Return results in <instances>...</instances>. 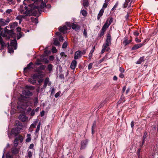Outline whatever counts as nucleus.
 <instances>
[{
	"label": "nucleus",
	"instance_id": "nucleus-1",
	"mask_svg": "<svg viewBox=\"0 0 158 158\" xmlns=\"http://www.w3.org/2000/svg\"><path fill=\"white\" fill-rule=\"evenodd\" d=\"M23 4L25 6L24 10L20 9V12L22 14L25 16H30V13L33 10H35L36 13H40L45 6V4L42 0H25Z\"/></svg>",
	"mask_w": 158,
	"mask_h": 158
},
{
	"label": "nucleus",
	"instance_id": "nucleus-2",
	"mask_svg": "<svg viewBox=\"0 0 158 158\" xmlns=\"http://www.w3.org/2000/svg\"><path fill=\"white\" fill-rule=\"evenodd\" d=\"M17 45L16 42V41H11L10 43V45L9 46H8V51L10 53L14 52V50L13 48H12L13 47H11L10 48L11 46H13L15 47V49H16V46Z\"/></svg>",
	"mask_w": 158,
	"mask_h": 158
},
{
	"label": "nucleus",
	"instance_id": "nucleus-3",
	"mask_svg": "<svg viewBox=\"0 0 158 158\" xmlns=\"http://www.w3.org/2000/svg\"><path fill=\"white\" fill-rule=\"evenodd\" d=\"M85 51H84L83 52H82L80 51H77L76 52L74 56V59L77 60L80 58L82 54H84L85 53Z\"/></svg>",
	"mask_w": 158,
	"mask_h": 158
},
{
	"label": "nucleus",
	"instance_id": "nucleus-4",
	"mask_svg": "<svg viewBox=\"0 0 158 158\" xmlns=\"http://www.w3.org/2000/svg\"><path fill=\"white\" fill-rule=\"evenodd\" d=\"M22 129L21 128L16 127L15 128H13L12 129L11 131V133L12 134L15 135V136L18 134L19 133L21 130Z\"/></svg>",
	"mask_w": 158,
	"mask_h": 158
},
{
	"label": "nucleus",
	"instance_id": "nucleus-5",
	"mask_svg": "<svg viewBox=\"0 0 158 158\" xmlns=\"http://www.w3.org/2000/svg\"><path fill=\"white\" fill-rule=\"evenodd\" d=\"M146 42V40L144 41V42L143 43H140L134 45L132 48V50H135L138 49L142 47L143 45L145 44V43Z\"/></svg>",
	"mask_w": 158,
	"mask_h": 158
},
{
	"label": "nucleus",
	"instance_id": "nucleus-6",
	"mask_svg": "<svg viewBox=\"0 0 158 158\" xmlns=\"http://www.w3.org/2000/svg\"><path fill=\"white\" fill-rule=\"evenodd\" d=\"M66 25L68 27H71L73 29H76L77 28L78 29L80 28V27L78 25L75 24L74 23H67Z\"/></svg>",
	"mask_w": 158,
	"mask_h": 158
},
{
	"label": "nucleus",
	"instance_id": "nucleus-7",
	"mask_svg": "<svg viewBox=\"0 0 158 158\" xmlns=\"http://www.w3.org/2000/svg\"><path fill=\"white\" fill-rule=\"evenodd\" d=\"M111 38L110 34L108 33L107 34L106 39L105 41V43L110 45L111 44Z\"/></svg>",
	"mask_w": 158,
	"mask_h": 158
},
{
	"label": "nucleus",
	"instance_id": "nucleus-8",
	"mask_svg": "<svg viewBox=\"0 0 158 158\" xmlns=\"http://www.w3.org/2000/svg\"><path fill=\"white\" fill-rule=\"evenodd\" d=\"M51 83L49 81V79L48 78H46L44 80V88H45L47 86V85H50Z\"/></svg>",
	"mask_w": 158,
	"mask_h": 158
},
{
	"label": "nucleus",
	"instance_id": "nucleus-9",
	"mask_svg": "<svg viewBox=\"0 0 158 158\" xmlns=\"http://www.w3.org/2000/svg\"><path fill=\"white\" fill-rule=\"evenodd\" d=\"M131 0H126L125 2L123 5L124 8H125L127 6L128 7H131Z\"/></svg>",
	"mask_w": 158,
	"mask_h": 158
},
{
	"label": "nucleus",
	"instance_id": "nucleus-10",
	"mask_svg": "<svg viewBox=\"0 0 158 158\" xmlns=\"http://www.w3.org/2000/svg\"><path fill=\"white\" fill-rule=\"evenodd\" d=\"M19 119L23 122H24L27 120V117L24 114H20L19 117Z\"/></svg>",
	"mask_w": 158,
	"mask_h": 158
},
{
	"label": "nucleus",
	"instance_id": "nucleus-11",
	"mask_svg": "<svg viewBox=\"0 0 158 158\" xmlns=\"http://www.w3.org/2000/svg\"><path fill=\"white\" fill-rule=\"evenodd\" d=\"M59 29L60 32L65 34L67 32V27L64 26L62 27H59Z\"/></svg>",
	"mask_w": 158,
	"mask_h": 158
},
{
	"label": "nucleus",
	"instance_id": "nucleus-12",
	"mask_svg": "<svg viewBox=\"0 0 158 158\" xmlns=\"http://www.w3.org/2000/svg\"><path fill=\"white\" fill-rule=\"evenodd\" d=\"M77 64V61L75 60H73L71 63L70 68L72 69H74L76 67Z\"/></svg>",
	"mask_w": 158,
	"mask_h": 158
},
{
	"label": "nucleus",
	"instance_id": "nucleus-13",
	"mask_svg": "<svg viewBox=\"0 0 158 158\" xmlns=\"http://www.w3.org/2000/svg\"><path fill=\"white\" fill-rule=\"evenodd\" d=\"M110 25L108 24V20L107 19L102 27V30H105L106 31V29Z\"/></svg>",
	"mask_w": 158,
	"mask_h": 158
},
{
	"label": "nucleus",
	"instance_id": "nucleus-14",
	"mask_svg": "<svg viewBox=\"0 0 158 158\" xmlns=\"http://www.w3.org/2000/svg\"><path fill=\"white\" fill-rule=\"evenodd\" d=\"M87 143V141L86 140H83L81 141V148L83 149L85 147Z\"/></svg>",
	"mask_w": 158,
	"mask_h": 158
},
{
	"label": "nucleus",
	"instance_id": "nucleus-15",
	"mask_svg": "<svg viewBox=\"0 0 158 158\" xmlns=\"http://www.w3.org/2000/svg\"><path fill=\"white\" fill-rule=\"evenodd\" d=\"M109 46H110L109 45L104 44L103 45L102 48L106 49V51L109 52L110 50V47H108Z\"/></svg>",
	"mask_w": 158,
	"mask_h": 158
},
{
	"label": "nucleus",
	"instance_id": "nucleus-16",
	"mask_svg": "<svg viewBox=\"0 0 158 158\" xmlns=\"http://www.w3.org/2000/svg\"><path fill=\"white\" fill-rule=\"evenodd\" d=\"M44 74H41L40 73H39L38 74H34L33 76V77L35 78H42L44 77Z\"/></svg>",
	"mask_w": 158,
	"mask_h": 158
},
{
	"label": "nucleus",
	"instance_id": "nucleus-17",
	"mask_svg": "<svg viewBox=\"0 0 158 158\" xmlns=\"http://www.w3.org/2000/svg\"><path fill=\"white\" fill-rule=\"evenodd\" d=\"M104 9L102 8L99 11V12L98 14L97 19L98 20L100 19L103 13H104Z\"/></svg>",
	"mask_w": 158,
	"mask_h": 158
},
{
	"label": "nucleus",
	"instance_id": "nucleus-18",
	"mask_svg": "<svg viewBox=\"0 0 158 158\" xmlns=\"http://www.w3.org/2000/svg\"><path fill=\"white\" fill-rule=\"evenodd\" d=\"M131 41H132L131 40H128L127 38H125L124 39V40L123 41V44H124V45L126 46V45L129 44H130V43H131Z\"/></svg>",
	"mask_w": 158,
	"mask_h": 158
},
{
	"label": "nucleus",
	"instance_id": "nucleus-19",
	"mask_svg": "<svg viewBox=\"0 0 158 158\" xmlns=\"http://www.w3.org/2000/svg\"><path fill=\"white\" fill-rule=\"evenodd\" d=\"M145 58L144 56H143L140 58L137 61L136 64H140L144 60Z\"/></svg>",
	"mask_w": 158,
	"mask_h": 158
},
{
	"label": "nucleus",
	"instance_id": "nucleus-20",
	"mask_svg": "<svg viewBox=\"0 0 158 158\" xmlns=\"http://www.w3.org/2000/svg\"><path fill=\"white\" fill-rule=\"evenodd\" d=\"M24 16L21 15H18L16 17V19L19 20V24L21 23L22 19L24 18Z\"/></svg>",
	"mask_w": 158,
	"mask_h": 158
},
{
	"label": "nucleus",
	"instance_id": "nucleus-21",
	"mask_svg": "<svg viewBox=\"0 0 158 158\" xmlns=\"http://www.w3.org/2000/svg\"><path fill=\"white\" fill-rule=\"evenodd\" d=\"M54 43L53 44L56 46H58L60 44V43L58 41V40L56 38L53 39Z\"/></svg>",
	"mask_w": 158,
	"mask_h": 158
},
{
	"label": "nucleus",
	"instance_id": "nucleus-22",
	"mask_svg": "<svg viewBox=\"0 0 158 158\" xmlns=\"http://www.w3.org/2000/svg\"><path fill=\"white\" fill-rule=\"evenodd\" d=\"M31 135L30 134H27V138L26 139V141L27 142H29L31 141Z\"/></svg>",
	"mask_w": 158,
	"mask_h": 158
},
{
	"label": "nucleus",
	"instance_id": "nucleus-23",
	"mask_svg": "<svg viewBox=\"0 0 158 158\" xmlns=\"http://www.w3.org/2000/svg\"><path fill=\"white\" fill-rule=\"evenodd\" d=\"M6 25V23L5 21L4 20L2 19H0V25L2 26H4Z\"/></svg>",
	"mask_w": 158,
	"mask_h": 158
},
{
	"label": "nucleus",
	"instance_id": "nucleus-24",
	"mask_svg": "<svg viewBox=\"0 0 158 158\" xmlns=\"http://www.w3.org/2000/svg\"><path fill=\"white\" fill-rule=\"evenodd\" d=\"M12 152L14 154H17L19 152V150L17 148H15L12 149Z\"/></svg>",
	"mask_w": 158,
	"mask_h": 158
},
{
	"label": "nucleus",
	"instance_id": "nucleus-25",
	"mask_svg": "<svg viewBox=\"0 0 158 158\" xmlns=\"http://www.w3.org/2000/svg\"><path fill=\"white\" fill-rule=\"evenodd\" d=\"M31 19L33 23L36 24L38 23V20L37 18L35 19L31 18Z\"/></svg>",
	"mask_w": 158,
	"mask_h": 158
},
{
	"label": "nucleus",
	"instance_id": "nucleus-26",
	"mask_svg": "<svg viewBox=\"0 0 158 158\" xmlns=\"http://www.w3.org/2000/svg\"><path fill=\"white\" fill-rule=\"evenodd\" d=\"M37 123V121H34L30 126L31 128H34L36 127Z\"/></svg>",
	"mask_w": 158,
	"mask_h": 158
},
{
	"label": "nucleus",
	"instance_id": "nucleus-27",
	"mask_svg": "<svg viewBox=\"0 0 158 158\" xmlns=\"http://www.w3.org/2000/svg\"><path fill=\"white\" fill-rule=\"evenodd\" d=\"M41 125V123L40 122H39L38 125L37 127L36 128V129L35 130V133H38L39 132V131H40V126Z\"/></svg>",
	"mask_w": 158,
	"mask_h": 158
},
{
	"label": "nucleus",
	"instance_id": "nucleus-28",
	"mask_svg": "<svg viewBox=\"0 0 158 158\" xmlns=\"http://www.w3.org/2000/svg\"><path fill=\"white\" fill-rule=\"evenodd\" d=\"M89 4V3L88 1H83V5L84 7H87Z\"/></svg>",
	"mask_w": 158,
	"mask_h": 158
},
{
	"label": "nucleus",
	"instance_id": "nucleus-29",
	"mask_svg": "<svg viewBox=\"0 0 158 158\" xmlns=\"http://www.w3.org/2000/svg\"><path fill=\"white\" fill-rule=\"evenodd\" d=\"M81 13L82 15L84 16H86L87 14V11L84 10H81Z\"/></svg>",
	"mask_w": 158,
	"mask_h": 158
},
{
	"label": "nucleus",
	"instance_id": "nucleus-30",
	"mask_svg": "<svg viewBox=\"0 0 158 158\" xmlns=\"http://www.w3.org/2000/svg\"><path fill=\"white\" fill-rule=\"evenodd\" d=\"M14 145L16 147L18 144V139L16 138L15 139L14 142Z\"/></svg>",
	"mask_w": 158,
	"mask_h": 158
},
{
	"label": "nucleus",
	"instance_id": "nucleus-31",
	"mask_svg": "<svg viewBox=\"0 0 158 158\" xmlns=\"http://www.w3.org/2000/svg\"><path fill=\"white\" fill-rule=\"evenodd\" d=\"M28 81L29 82H31L32 84H34L36 82V81L31 78H30L29 79Z\"/></svg>",
	"mask_w": 158,
	"mask_h": 158
},
{
	"label": "nucleus",
	"instance_id": "nucleus-32",
	"mask_svg": "<svg viewBox=\"0 0 158 158\" xmlns=\"http://www.w3.org/2000/svg\"><path fill=\"white\" fill-rule=\"evenodd\" d=\"M108 5V2H106V1H105V2L104 3L103 6H102V9H105L107 7Z\"/></svg>",
	"mask_w": 158,
	"mask_h": 158
},
{
	"label": "nucleus",
	"instance_id": "nucleus-33",
	"mask_svg": "<svg viewBox=\"0 0 158 158\" xmlns=\"http://www.w3.org/2000/svg\"><path fill=\"white\" fill-rule=\"evenodd\" d=\"M107 58V55H106L105 56H104V57H103L101 60H100L99 61H98V63L99 64H100V63H101V62H102L104 60H106V59Z\"/></svg>",
	"mask_w": 158,
	"mask_h": 158
},
{
	"label": "nucleus",
	"instance_id": "nucleus-34",
	"mask_svg": "<svg viewBox=\"0 0 158 158\" xmlns=\"http://www.w3.org/2000/svg\"><path fill=\"white\" fill-rule=\"evenodd\" d=\"M118 2H116V3H115V5L114 6H113V8L111 10H115L116 8V7H117V6H118Z\"/></svg>",
	"mask_w": 158,
	"mask_h": 158
},
{
	"label": "nucleus",
	"instance_id": "nucleus-35",
	"mask_svg": "<svg viewBox=\"0 0 158 158\" xmlns=\"http://www.w3.org/2000/svg\"><path fill=\"white\" fill-rule=\"evenodd\" d=\"M18 139L20 140L21 142H22L23 139V137L22 135H19L18 137Z\"/></svg>",
	"mask_w": 158,
	"mask_h": 158
},
{
	"label": "nucleus",
	"instance_id": "nucleus-36",
	"mask_svg": "<svg viewBox=\"0 0 158 158\" xmlns=\"http://www.w3.org/2000/svg\"><path fill=\"white\" fill-rule=\"evenodd\" d=\"M96 126V122H94L92 126V133H93L94 129Z\"/></svg>",
	"mask_w": 158,
	"mask_h": 158
},
{
	"label": "nucleus",
	"instance_id": "nucleus-37",
	"mask_svg": "<svg viewBox=\"0 0 158 158\" xmlns=\"http://www.w3.org/2000/svg\"><path fill=\"white\" fill-rule=\"evenodd\" d=\"M48 68L49 71H51L52 69V65L51 64L48 65Z\"/></svg>",
	"mask_w": 158,
	"mask_h": 158
},
{
	"label": "nucleus",
	"instance_id": "nucleus-38",
	"mask_svg": "<svg viewBox=\"0 0 158 158\" xmlns=\"http://www.w3.org/2000/svg\"><path fill=\"white\" fill-rule=\"evenodd\" d=\"M67 45V43L66 42H64L62 46V48H66Z\"/></svg>",
	"mask_w": 158,
	"mask_h": 158
},
{
	"label": "nucleus",
	"instance_id": "nucleus-39",
	"mask_svg": "<svg viewBox=\"0 0 158 158\" xmlns=\"http://www.w3.org/2000/svg\"><path fill=\"white\" fill-rule=\"evenodd\" d=\"M83 34L85 38H86L87 37V31L85 29L84 30Z\"/></svg>",
	"mask_w": 158,
	"mask_h": 158
},
{
	"label": "nucleus",
	"instance_id": "nucleus-40",
	"mask_svg": "<svg viewBox=\"0 0 158 158\" xmlns=\"http://www.w3.org/2000/svg\"><path fill=\"white\" fill-rule=\"evenodd\" d=\"M27 156L29 157L30 158L32 156V152L31 151H28L27 154Z\"/></svg>",
	"mask_w": 158,
	"mask_h": 158
},
{
	"label": "nucleus",
	"instance_id": "nucleus-41",
	"mask_svg": "<svg viewBox=\"0 0 158 158\" xmlns=\"http://www.w3.org/2000/svg\"><path fill=\"white\" fill-rule=\"evenodd\" d=\"M52 52L53 53H56L57 51V49H56V48L54 47H53L52 48Z\"/></svg>",
	"mask_w": 158,
	"mask_h": 158
},
{
	"label": "nucleus",
	"instance_id": "nucleus-42",
	"mask_svg": "<svg viewBox=\"0 0 158 158\" xmlns=\"http://www.w3.org/2000/svg\"><path fill=\"white\" fill-rule=\"evenodd\" d=\"M105 30H102L101 33H100L99 34V36L100 37H102L104 34V32H105Z\"/></svg>",
	"mask_w": 158,
	"mask_h": 158
},
{
	"label": "nucleus",
	"instance_id": "nucleus-43",
	"mask_svg": "<svg viewBox=\"0 0 158 158\" xmlns=\"http://www.w3.org/2000/svg\"><path fill=\"white\" fill-rule=\"evenodd\" d=\"M32 64V63H29L27 66V67L25 68H24V69L25 70L26 69H30V68L31 65Z\"/></svg>",
	"mask_w": 158,
	"mask_h": 158
},
{
	"label": "nucleus",
	"instance_id": "nucleus-44",
	"mask_svg": "<svg viewBox=\"0 0 158 158\" xmlns=\"http://www.w3.org/2000/svg\"><path fill=\"white\" fill-rule=\"evenodd\" d=\"M61 93L60 91L57 92L55 95V96L56 98L58 97L60 94Z\"/></svg>",
	"mask_w": 158,
	"mask_h": 158
},
{
	"label": "nucleus",
	"instance_id": "nucleus-45",
	"mask_svg": "<svg viewBox=\"0 0 158 158\" xmlns=\"http://www.w3.org/2000/svg\"><path fill=\"white\" fill-rule=\"evenodd\" d=\"M45 66L44 65H42L40 66L39 67V69L41 70H43L44 69Z\"/></svg>",
	"mask_w": 158,
	"mask_h": 158
},
{
	"label": "nucleus",
	"instance_id": "nucleus-46",
	"mask_svg": "<svg viewBox=\"0 0 158 158\" xmlns=\"http://www.w3.org/2000/svg\"><path fill=\"white\" fill-rule=\"evenodd\" d=\"M135 40L137 43H139L141 41V39H139L137 37L135 38Z\"/></svg>",
	"mask_w": 158,
	"mask_h": 158
},
{
	"label": "nucleus",
	"instance_id": "nucleus-47",
	"mask_svg": "<svg viewBox=\"0 0 158 158\" xmlns=\"http://www.w3.org/2000/svg\"><path fill=\"white\" fill-rule=\"evenodd\" d=\"M133 34L135 36H138L139 35V33L138 31H135L134 32Z\"/></svg>",
	"mask_w": 158,
	"mask_h": 158
},
{
	"label": "nucleus",
	"instance_id": "nucleus-48",
	"mask_svg": "<svg viewBox=\"0 0 158 158\" xmlns=\"http://www.w3.org/2000/svg\"><path fill=\"white\" fill-rule=\"evenodd\" d=\"M12 10L11 9H9L7 10L6 11V13L7 14H10L11 12H12Z\"/></svg>",
	"mask_w": 158,
	"mask_h": 158
},
{
	"label": "nucleus",
	"instance_id": "nucleus-49",
	"mask_svg": "<svg viewBox=\"0 0 158 158\" xmlns=\"http://www.w3.org/2000/svg\"><path fill=\"white\" fill-rule=\"evenodd\" d=\"M38 98H35V101H34V105H36L37 104V103H38Z\"/></svg>",
	"mask_w": 158,
	"mask_h": 158
},
{
	"label": "nucleus",
	"instance_id": "nucleus-50",
	"mask_svg": "<svg viewBox=\"0 0 158 158\" xmlns=\"http://www.w3.org/2000/svg\"><path fill=\"white\" fill-rule=\"evenodd\" d=\"M92 65H93V64L92 63L89 64L88 66V69H91L92 67Z\"/></svg>",
	"mask_w": 158,
	"mask_h": 158
},
{
	"label": "nucleus",
	"instance_id": "nucleus-51",
	"mask_svg": "<svg viewBox=\"0 0 158 158\" xmlns=\"http://www.w3.org/2000/svg\"><path fill=\"white\" fill-rule=\"evenodd\" d=\"M113 21V19L112 18H111L110 19V20H108V24L110 25L111 23H112Z\"/></svg>",
	"mask_w": 158,
	"mask_h": 158
},
{
	"label": "nucleus",
	"instance_id": "nucleus-52",
	"mask_svg": "<svg viewBox=\"0 0 158 158\" xmlns=\"http://www.w3.org/2000/svg\"><path fill=\"white\" fill-rule=\"evenodd\" d=\"M59 37V40L60 41H63L64 39H63V37L61 35V36H60Z\"/></svg>",
	"mask_w": 158,
	"mask_h": 158
},
{
	"label": "nucleus",
	"instance_id": "nucleus-53",
	"mask_svg": "<svg viewBox=\"0 0 158 158\" xmlns=\"http://www.w3.org/2000/svg\"><path fill=\"white\" fill-rule=\"evenodd\" d=\"M34 146V144L33 143H31L30 145L29 148L30 149H32L33 148Z\"/></svg>",
	"mask_w": 158,
	"mask_h": 158
},
{
	"label": "nucleus",
	"instance_id": "nucleus-54",
	"mask_svg": "<svg viewBox=\"0 0 158 158\" xmlns=\"http://www.w3.org/2000/svg\"><path fill=\"white\" fill-rule=\"evenodd\" d=\"M35 114V111L34 110H33L31 113V116H33Z\"/></svg>",
	"mask_w": 158,
	"mask_h": 158
},
{
	"label": "nucleus",
	"instance_id": "nucleus-55",
	"mask_svg": "<svg viewBox=\"0 0 158 158\" xmlns=\"http://www.w3.org/2000/svg\"><path fill=\"white\" fill-rule=\"evenodd\" d=\"M44 114V111H41L40 113V115L41 117L43 116Z\"/></svg>",
	"mask_w": 158,
	"mask_h": 158
},
{
	"label": "nucleus",
	"instance_id": "nucleus-56",
	"mask_svg": "<svg viewBox=\"0 0 158 158\" xmlns=\"http://www.w3.org/2000/svg\"><path fill=\"white\" fill-rule=\"evenodd\" d=\"M119 70L121 73H123L124 72V69L123 68L121 67L120 68Z\"/></svg>",
	"mask_w": 158,
	"mask_h": 158
},
{
	"label": "nucleus",
	"instance_id": "nucleus-57",
	"mask_svg": "<svg viewBox=\"0 0 158 158\" xmlns=\"http://www.w3.org/2000/svg\"><path fill=\"white\" fill-rule=\"evenodd\" d=\"M6 157L7 158H12V156L9 154H6Z\"/></svg>",
	"mask_w": 158,
	"mask_h": 158
},
{
	"label": "nucleus",
	"instance_id": "nucleus-58",
	"mask_svg": "<svg viewBox=\"0 0 158 158\" xmlns=\"http://www.w3.org/2000/svg\"><path fill=\"white\" fill-rule=\"evenodd\" d=\"M92 55H93V54L92 53H90L89 54V58L90 59H91V58L92 57Z\"/></svg>",
	"mask_w": 158,
	"mask_h": 158
},
{
	"label": "nucleus",
	"instance_id": "nucleus-59",
	"mask_svg": "<svg viewBox=\"0 0 158 158\" xmlns=\"http://www.w3.org/2000/svg\"><path fill=\"white\" fill-rule=\"evenodd\" d=\"M134 122L133 121H132L131 122V126L132 128H133L134 127Z\"/></svg>",
	"mask_w": 158,
	"mask_h": 158
},
{
	"label": "nucleus",
	"instance_id": "nucleus-60",
	"mask_svg": "<svg viewBox=\"0 0 158 158\" xmlns=\"http://www.w3.org/2000/svg\"><path fill=\"white\" fill-rule=\"evenodd\" d=\"M54 56H50L49 57V60H52L54 59Z\"/></svg>",
	"mask_w": 158,
	"mask_h": 158
},
{
	"label": "nucleus",
	"instance_id": "nucleus-61",
	"mask_svg": "<svg viewBox=\"0 0 158 158\" xmlns=\"http://www.w3.org/2000/svg\"><path fill=\"white\" fill-rule=\"evenodd\" d=\"M56 35L58 36L59 37L61 36V35H60V33L59 32H56Z\"/></svg>",
	"mask_w": 158,
	"mask_h": 158
},
{
	"label": "nucleus",
	"instance_id": "nucleus-62",
	"mask_svg": "<svg viewBox=\"0 0 158 158\" xmlns=\"http://www.w3.org/2000/svg\"><path fill=\"white\" fill-rule=\"evenodd\" d=\"M105 51H106V50L102 48L101 52V54H102Z\"/></svg>",
	"mask_w": 158,
	"mask_h": 158
},
{
	"label": "nucleus",
	"instance_id": "nucleus-63",
	"mask_svg": "<svg viewBox=\"0 0 158 158\" xmlns=\"http://www.w3.org/2000/svg\"><path fill=\"white\" fill-rule=\"evenodd\" d=\"M44 60L45 63H48V60L47 59H44Z\"/></svg>",
	"mask_w": 158,
	"mask_h": 158
},
{
	"label": "nucleus",
	"instance_id": "nucleus-64",
	"mask_svg": "<svg viewBox=\"0 0 158 158\" xmlns=\"http://www.w3.org/2000/svg\"><path fill=\"white\" fill-rule=\"evenodd\" d=\"M119 77H120V78H123L124 77V75L122 73H120L119 75Z\"/></svg>",
	"mask_w": 158,
	"mask_h": 158
}]
</instances>
